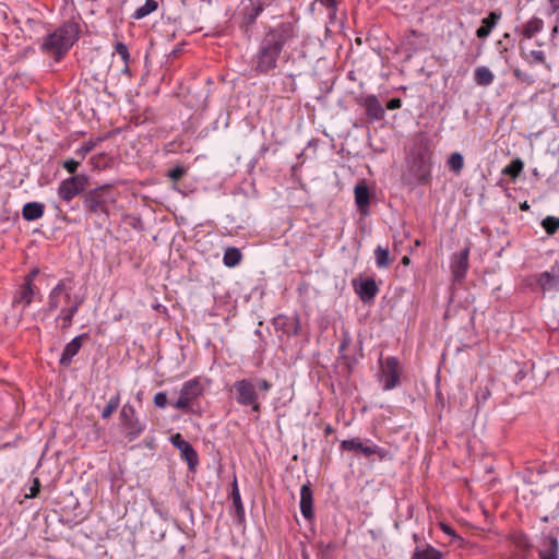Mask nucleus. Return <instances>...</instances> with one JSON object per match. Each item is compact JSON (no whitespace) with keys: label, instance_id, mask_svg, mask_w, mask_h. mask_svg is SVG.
<instances>
[{"label":"nucleus","instance_id":"1","mask_svg":"<svg viewBox=\"0 0 559 559\" xmlns=\"http://www.w3.org/2000/svg\"><path fill=\"white\" fill-rule=\"evenodd\" d=\"M296 37L292 22H282L263 36L253 57V69L259 74H266L277 67V60L284 46Z\"/></svg>","mask_w":559,"mask_h":559},{"label":"nucleus","instance_id":"2","mask_svg":"<svg viewBox=\"0 0 559 559\" xmlns=\"http://www.w3.org/2000/svg\"><path fill=\"white\" fill-rule=\"evenodd\" d=\"M73 286L69 278L60 280L48 294L47 310L59 311L56 322L61 330H67L73 324V318L83 304V299L72 293Z\"/></svg>","mask_w":559,"mask_h":559},{"label":"nucleus","instance_id":"3","mask_svg":"<svg viewBox=\"0 0 559 559\" xmlns=\"http://www.w3.org/2000/svg\"><path fill=\"white\" fill-rule=\"evenodd\" d=\"M80 33L79 23L67 21L45 37L40 46L41 51L51 56L56 61H60L78 41Z\"/></svg>","mask_w":559,"mask_h":559},{"label":"nucleus","instance_id":"4","mask_svg":"<svg viewBox=\"0 0 559 559\" xmlns=\"http://www.w3.org/2000/svg\"><path fill=\"white\" fill-rule=\"evenodd\" d=\"M118 192L109 185L97 187L85 193L83 205L87 213L107 218L117 203Z\"/></svg>","mask_w":559,"mask_h":559},{"label":"nucleus","instance_id":"5","mask_svg":"<svg viewBox=\"0 0 559 559\" xmlns=\"http://www.w3.org/2000/svg\"><path fill=\"white\" fill-rule=\"evenodd\" d=\"M431 151L426 143L416 144L407 155V168L417 183L431 181Z\"/></svg>","mask_w":559,"mask_h":559},{"label":"nucleus","instance_id":"6","mask_svg":"<svg viewBox=\"0 0 559 559\" xmlns=\"http://www.w3.org/2000/svg\"><path fill=\"white\" fill-rule=\"evenodd\" d=\"M402 365L396 357H386L380 360L379 382L384 391L395 389L401 383Z\"/></svg>","mask_w":559,"mask_h":559},{"label":"nucleus","instance_id":"7","mask_svg":"<svg viewBox=\"0 0 559 559\" xmlns=\"http://www.w3.org/2000/svg\"><path fill=\"white\" fill-rule=\"evenodd\" d=\"M236 401L241 406H250L255 413H260L259 394L253 379L238 380L233 384Z\"/></svg>","mask_w":559,"mask_h":559},{"label":"nucleus","instance_id":"8","mask_svg":"<svg viewBox=\"0 0 559 559\" xmlns=\"http://www.w3.org/2000/svg\"><path fill=\"white\" fill-rule=\"evenodd\" d=\"M120 423L124 437L130 442L138 439L146 428V425L139 419L134 406L129 403L124 404L121 408Z\"/></svg>","mask_w":559,"mask_h":559},{"label":"nucleus","instance_id":"9","mask_svg":"<svg viewBox=\"0 0 559 559\" xmlns=\"http://www.w3.org/2000/svg\"><path fill=\"white\" fill-rule=\"evenodd\" d=\"M341 449L343 451L359 452L366 457L377 455L380 460L392 459L390 451L377 445L371 440H367L366 442H362L359 438L343 440L341 442Z\"/></svg>","mask_w":559,"mask_h":559},{"label":"nucleus","instance_id":"10","mask_svg":"<svg viewBox=\"0 0 559 559\" xmlns=\"http://www.w3.org/2000/svg\"><path fill=\"white\" fill-rule=\"evenodd\" d=\"M203 390L199 378L186 381L181 386L178 400L174 403V407L182 412H189L191 404L202 395Z\"/></svg>","mask_w":559,"mask_h":559},{"label":"nucleus","instance_id":"11","mask_svg":"<svg viewBox=\"0 0 559 559\" xmlns=\"http://www.w3.org/2000/svg\"><path fill=\"white\" fill-rule=\"evenodd\" d=\"M87 177L85 175H74L67 178L58 187V197L62 201L70 202L85 189Z\"/></svg>","mask_w":559,"mask_h":559},{"label":"nucleus","instance_id":"12","mask_svg":"<svg viewBox=\"0 0 559 559\" xmlns=\"http://www.w3.org/2000/svg\"><path fill=\"white\" fill-rule=\"evenodd\" d=\"M170 442L180 451V456L187 462L189 469L193 471L199 464V456L193 447L179 432L170 437Z\"/></svg>","mask_w":559,"mask_h":559},{"label":"nucleus","instance_id":"13","mask_svg":"<svg viewBox=\"0 0 559 559\" xmlns=\"http://www.w3.org/2000/svg\"><path fill=\"white\" fill-rule=\"evenodd\" d=\"M37 295H40L38 287L22 283L13 295L12 307H22L24 311Z\"/></svg>","mask_w":559,"mask_h":559},{"label":"nucleus","instance_id":"14","mask_svg":"<svg viewBox=\"0 0 559 559\" xmlns=\"http://www.w3.org/2000/svg\"><path fill=\"white\" fill-rule=\"evenodd\" d=\"M535 281L540 287V289L545 292L550 290H559V266L554 265L549 271L542 272L536 274Z\"/></svg>","mask_w":559,"mask_h":559},{"label":"nucleus","instance_id":"15","mask_svg":"<svg viewBox=\"0 0 559 559\" xmlns=\"http://www.w3.org/2000/svg\"><path fill=\"white\" fill-rule=\"evenodd\" d=\"M90 338L87 333L75 336L70 343H68L61 354L59 364L63 367L71 365L72 358L80 352L85 341Z\"/></svg>","mask_w":559,"mask_h":559},{"label":"nucleus","instance_id":"16","mask_svg":"<svg viewBox=\"0 0 559 559\" xmlns=\"http://www.w3.org/2000/svg\"><path fill=\"white\" fill-rule=\"evenodd\" d=\"M468 248H465L463 251L453 257L451 262V271L455 281H461L465 277L468 270Z\"/></svg>","mask_w":559,"mask_h":559},{"label":"nucleus","instance_id":"17","mask_svg":"<svg viewBox=\"0 0 559 559\" xmlns=\"http://www.w3.org/2000/svg\"><path fill=\"white\" fill-rule=\"evenodd\" d=\"M539 559H559V543L554 535H546L538 549Z\"/></svg>","mask_w":559,"mask_h":559},{"label":"nucleus","instance_id":"18","mask_svg":"<svg viewBox=\"0 0 559 559\" xmlns=\"http://www.w3.org/2000/svg\"><path fill=\"white\" fill-rule=\"evenodd\" d=\"M360 104L365 107L366 114L371 119L380 120L385 115V111L376 95H367L361 99Z\"/></svg>","mask_w":559,"mask_h":559},{"label":"nucleus","instance_id":"19","mask_svg":"<svg viewBox=\"0 0 559 559\" xmlns=\"http://www.w3.org/2000/svg\"><path fill=\"white\" fill-rule=\"evenodd\" d=\"M300 511L307 520L313 516V495L309 483L302 485L300 489Z\"/></svg>","mask_w":559,"mask_h":559},{"label":"nucleus","instance_id":"20","mask_svg":"<svg viewBox=\"0 0 559 559\" xmlns=\"http://www.w3.org/2000/svg\"><path fill=\"white\" fill-rule=\"evenodd\" d=\"M501 13L497 11H492L489 15L481 21V26L476 31V35L478 38H486L491 33L492 28L501 19Z\"/></svg>","mask_w":559,"mask_h":559},{"label":"nucleus","instance_id":"21","mask_svg":"<svg viewBox=\"0 0 559 559\" xmlns=\"http://www.w3.org/2000/svg\"><path fill=\"white\" fill-rule=\"evenodd\" d=\"M263 11V5L261 2H255L253 0H248V2L242 3V14L247 24H252L257 20V17Z\"/></svg>","mask_w":559,"mask_h":559},{"label":"nucleus","instance_id":"22","mask_svg":"<svg viewBox=\"0 0 559 559\" xmlns=\"http://www.w3.org/2000/svg\"><path fill=\"white\" fill-rule=\"evenodd\" d=\"M378 286L372 278L362 281L356 288V293L360 296L364 301H369L378 294Z\"/></svg>","mask_w":559,"mask_h":559},{"label":"nucleus","instance_id":"23","mask_svg":"<svg viewBox=\"0 0 559 559\" xmlns=\"http://www.w3.org/2000/svg\"><path fill=\"white\" fill-rule=\"evenodd\" d=\"M45 205L39 202H28L22 209V215L25 221H36L43 217Z\"/></svg>","mask_w":559,"mask_h":559},{"label":"nucleus","instance_id":"24","mask_svg":"<svg viewBox=\"0 0 559 559\" xmlns=\"http://www.w3.org/2000/svg\"><path fill=\"white\" fill-rule=\"evenodd\" d=\"M355 202L361 214H367V207L370 201L369 190L365 185H357L355 187Z\"/></svg>","mask_w":559,"mask_h":559},{"label":"nucleus","instance_id":"25","mask_svg":"<svg viewBox=\"0 0 559 559\" xmlns=\"http://www.w3.org/2000/svg\"><path fill=\"white\" fill-rule=\"evenodd\" d=\"M443 555L440 550L436 549L431 545H426L424 547L416 546L412 559H442Z\"/></svg>","mask_w":559,"mask_h":559},{"label":"nucleus","instance_id":"26","mask_svg":"<svg viewBox=\"0 0 559 559\" xmlns=\"http://www.w3.org/2000/svg\"><path fill=\"white\" fill-rule=\"evenodd\" d=\"M474 80L480 86H488L493 82L495 75L487 67H478L474 71Z\"/></svg>","mask_w":559,"mask_h":559},{"label":"nucleus","instance_id":"27","mask_svg":"<svg viewBox=\"0 0 559 559\" xmlns=\"http://www.w3.org/2000/svg\"><path fill=\"white\" fill-rule=\"evenodd\" d=\"M230 499L233 501V506L235 508L236 515L239 519H242L245 516V509L241 502L240 492L238 489L237 480L236 478L233 481V490L230 492Z\"/></svg>","mask_w":559,"mask_h":559},{"label":"nucleus","instance_id":"28","mask_svg":"<svg viewBox=\"0 0 559 559\" xmlns=\"http://www.w3.org/2000/svg\"><path fill=\"white\" fill-rule=\"evenodd\" d=\"M376 265L379 269H386L391 264L390 253L388 248L378 246L374 249Z\"/></svg>","mask_w":559,"mask_h":559},{"label":"nucleus","instance_id":"29","mask_svg":"<svg viewBox=\"0 0 559 559\" xmlns=\"http://www.w3.org/2000/svg\"><path fill=\"white\" fill-rule=\"evenodd\" d=\"M241 252L237 248H227L224 252L223 262L228 267H235L241 261Z\"/></svg>","mask_w":559,"mask_h":559},{"label":"nucleus","instance_id":"30","mask_svg":"<svg viewBox=\"0 0 559 559\" xmlns=\"http://www.w3.org/2000/svg\"><path fill=\"white\" fill-rule=\"evenodd\" d=\"M543 20L538 17L531 19L524 26H523V35L525 38H532L535 34L539 33L543 28Z\"/></svg>","mask_w":559,"mask_h":559},{"label":"nucleus","instance_id":"31","mask_svg":"<svg viewBox=\"0 0 559 559\" xmlns=\"http://www.w3.org/2000/svg\"><path fill=\"white\" fill-rule=\"evenodd\" d=\"M510 539L521 550H528L532 547L530 538L522 532L512 533Z\"/></svg>","mask_w":559,"mask_h":559},{"label":"nucleus","instance_id":"32","mask_svg":"<svg viewBox=\"0 0 559 559\" xmlns=\"http://www.w3.org/2000/svg\"><path fill=\"white\" fill-rule=\"evenodd\" d=\"M523 168L524 163L522 162V159L516 158L503 168L502 174L511 177L512 179H515L520 176Z\"/></svg>","mask_w":559,"mask_h":559},{"label":"nucleus","instance_id":"33","mask_svg":"<svg viewBox=\"0 0 559 559\" xmlns=\"http://www.w3.org/2000/svg\"><path fill=\"white\" fill-rule=\"evenodd\" d=\"M157 7L158 4L155 0H146L142 7L135 10L133 16L136 20H141L157 10Z\"/></svg>","mask_w":559,"mask_h":559},{"label":"nucleus","instance_id":"34","mask_svg":"<svg viewBox=\"0 0 559 559\" xmlns=\"http://www.w3.org/2000/svg\"><path fill=\"white\" fill-rule=\"evenodd\" d=\"M448 166L455 174H460L464 167V158L462 154L459 152L452 153L448 158Z\"/></svg>","mask_w":559,"mask_h":559},{"label":"nucleus","instance_id":"35","mask_svg":"<svg viewBox=\"0 0 559 559\" xmlns=\"http://www.w3.org/2000/svg\"><path fill=\"white\" fill-rule=\"evenodd\" d=\"M120 405V396L119 394L112 395L107 405L104 407L102 412V417L104 419H108L119 407Z\"/></svg>","mask_w":559,"mask_h":559},{"label":"nucleus","instance_id":"36","mask_svg":"<svg viewBox=\"0 0 559 559\" xmlns=\"http://www.w3.org/2000/svg\"><path fill=\"white\" fill-rule=\"evenodd\" d=\"M115 52L120 56L124 63V70L123 72L129 71V62H130V53L128 50V47L122 41H117L115 44Z\"/></svg>","mask_w":559,"mask_h":559},{"label":"nucleus","instance_id":"37","mask_svg":"<svg viewBox=\"0 0 559 559\" xmlns=\"http://www.w3.org/2000/svg\"><path fill=\"white\" fill-rule=\"evenodd\" d=\"M523 57L530 63H542L545 64L548 69H550V67L546 64L545 55L542 50H531L527 53L523 52Z\"/></svg>","mask_w":559,"mask_h":559},{"label":"nucleus","instance_id":"38","mask_svg":"<svg viewBox=\"0 0 559 559\" xmlns=\"http://www.w3.org/2000/svg\"><path fill=\"white\" fill-rule=\"evenodd\" d=\"M542 226L548 235H555L559 229V218L546 216L542 222Z\"/></svg>","mask_w":559,"mask_h":559},{"label":"nucleus","instance_id":"39","mask_svg":"<svg viewBox=\"0 0 559 559\" xmlns=\"http://www.w3.org/2000/svg\"><path fill=\"white\" fill-rule=\"evenodd\" d=\"M342 0H320V2L330 10V19L336 17L337 5Z\"/></svg>","mask_w":559,"mask_h":559},{"label":"nucleus","instance_id":"40","mask_svg":"<svg viewBox=\"0 0 559 559\" xmlns=\"http://www.w3.org/2000/svg\"><path fill=\"white\" fill-rule=\"evenodd\" d=\"M98 140L97 141H94V140H90L88 142L84 143L78 151H76V154L81 156V158L83 159L86 154H88L97 144Z\"/></svg>","mask_w":559,"mask_h":559},{"label":"nucleus","instance_id":"41","mask_svg":"<svg viewBox=\"0 0 559 559\" xmlns=\"http://www.w3.org/2000/svg\"><path fill=\"white\" fill-rule=\"evenodd\" d=\"M153 402L155 406L164 408L166 407L168 400L165 392H158L154 395Z\"/></svg>","mask_w":559,"mask_h":559},{"label":"nucleus","instance_id":"42","mask_svg":"<svg viewBox=\"0 0 559 559\" xmlns=\"http://www.w3.org/2000/svg\"><path fill=\"white\" fill-rule=\"evenodd\" d=\"M62 166L69 174H74L80 166V162L74 159H67L63 162Z\"/></svg>","mask_w":559,"mask_h":559},{"label":"nucleus","instance_id":"43","mask_svg":"<svg viewBox=\"0 0 559 559\" xmlns=\"http://www.w3.org/2000/svg\"><path fill=\"white\" fill-rule=\"evenodd\" d=\"M40 490V481L38 478H34L33 485L29 488V492L25 495V498H35Z\"/></svg>","mask_w":559,"mask_h":559},{"label":"nucleus","instance_id":"44","mask_svg":"<svg viewBox=\"0 0 559 559\" xmlns=\"http://www.w3.org/2000/svg\"><path fill=\"white\" fill-rule=\"evenodd\" d=\"M255 389H260L263 392H269L272 388L271 382L265 379H254Z\"/></svg>","mask_w":559,"mask_h":559},{"label":"nucleus","instance_id":"45","mask_svg":"<svg viewBox=\"0 0 559 559\" xmlns=\"http://www.w3.org/2000/svg\"><path fill=\"white\" fill-rule=\"evenodd\" d=\"M185 175V169L182 167H175L169 170L168 176L170 179L177 181L182 178Z\"/></svg>","mask_w":559,"mask_h":559},{"label":"nucleus","instance_id":"46","mask_svg":"<svg viewBox=\"0 0 559 559\" xmlns=\"http://www.w3.org/2000/svg\"><path fill=\"white\" fill-rule=\"evenodd\" d=\"M39 273V270L38 269H33L25 277H24V284H28L31 286H35L34 285V281L36 278V276L38 275Z\"/></svg>","mask_w":559,"mask_h":559},{"label":"nucleus","instance_id":"47","mask_svg":"<svg viewBox=\"0 0 559 559\" xmlns=\"http://www.w3.org/2000/svg\"><path fill=\"white\" fill-rule=\"evenodd\" d=\"M402 106V100L400 98H392L390 99L388 103H386V108L389 110H395V109H399L401 108Z\"/></svg>","mask_w":559,"mask_h":559},{"label":"nucleus","instance_id":"48","mask_svg":"<svg viewBox=\"0 0 559 559\" xmlns=\"http://www.w3.org/2000/svg\"><path fill=\"white\" fill-rule=\"evenodd\" d=\"M442 527V531L448 534V535H454V531L452 527H450L449 525H445V524H442L441 525Z\"/></svg>","mask_w":559,"mask_h":559},{"label":"nucleus","instance_id":"49","mask_svg":"<svg viewBox=\"0 0 559 559\" xmlns=\"http://www.w3.org/2000/svg\"><path fill=\"white\" fill-rule=\"evenodd\" d=\"M554 12L559 10V0H548Z\"/></svg>","mask_w":559,"mask_h":559},{"label":"nucleus","instance_id":"50","mask_svg":"<svg viewBox=\"0 0 559 559\" xmlns=\"http://www.w3.org/2000/svg\"><path fill=\"white\" fill-rule=\"evenodd\" d=\"M334 432V429L331 425H326L325 428H324V433L325 436H330Z\"/></svg>","mask_w":559,"mask_h":559},{"label":"nucleus","instance_id":"51","mask_svg":"<svg viewBox=\"0 0 559 559\" xmlns=\"http://www.w3.org/2000/svg\"><path fill=\"white\" fill-rule=\"evenodd\" d=\"M401 262H402V264H403V265H408V264H409V262H411V259H409L407 255H404V257L402 258V261H401Z\"/></svg>","mask_w":559,"mask_h":559},{"label":"nucleus","instance_id":"52","mask_svg":"<svg viewBox=\"0 0 559 559\" xmlns=\"http://www.w3.org/2000/svg\"><path fill=\"white\" fill-rule=\"evenodd\" d=\"M521 209L522 210H526V209H528V205L526 203H524V204L521 205Z\"/></svg>","mask_w":559,"mask_h":559},{"label":"nucleus","instance_id":"53","mask_svg":"<svg viewBox=\"0 0 559 559\" xmlns=\"http://www.w3.org/2000/svg\"><path fill=\"white\" fill-rule=\"evenodd\" d=\"M413 538H414V540H415V542H417V540H418V535H417V534H414V535H413Z\"/></svg>","mask_w":559,"mask_h":559},{"label":"nucleus","instance_id":"54","mask_svg":"<svg viewBox=\"0 0 559 559\" xmlns=\"http://www.w3.org/2000/svg\"><path fill=\"white\" fill-rule=\"evenodd\" d=\"M520 73H521V72H520V70H515V71H514V74H515L516 76H520Z\"/></svg>","mask_w":559,"mask_h":559}]
</instances>
